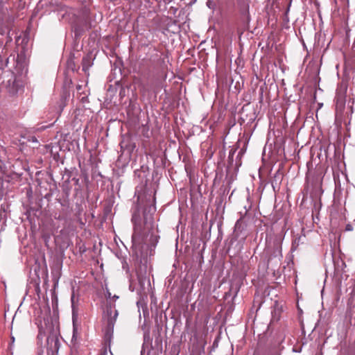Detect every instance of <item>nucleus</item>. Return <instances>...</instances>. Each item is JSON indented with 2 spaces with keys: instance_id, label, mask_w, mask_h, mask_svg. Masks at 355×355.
Instances as JSON below:
<instances>
[{
  "instance_id": "obj_1",
  "label": "nucleus",
  "mask_w": 355,
  "mask_h": 355,
  "mask_svg": "<svg viewBox=\"0 0 355 355\" xmlns=\"http://www.w3.org/2000/svg\"><path fill=\"white\" fill-rule=\"evenodd\" d=\"M155 211V207L150 205L144 211V225H141L139 215L135 212L132 216L134 223V233L132 236L134 246L146 245L155 246L158 242V236L155 234V227L153 215Z\"/></svg>"
},
{
  "instance_id": "obj_2",
  "label": "nucleus",
  "mask_w": 355,
  "mask_h": 355,
  "mask_svg": "<svg viewBox=\"0 0 355 355\" xmlns=\"http://www.w3.org/2000/svg\"><path fill=\"white\" fill-rule=\"evenodd\" d=\"M119 313L116 309L115 304L112 302V295L107 293V304L103 315V331L107 339H110L113 336L114 327Z\"/></svg>"
},
{
  "instance_id": "obj_3",
  "label": "nucleus",
  "mask_w": 355,
  "mask_h": 355,
  "mask_svg": "<svg viewBox=\"0 0 355 355\" xmlns=\"http://www.w3.org/2000/svg\"><path fill=\"white\" fill-rule=\"evenodd\" d=\"M308 171L306 175V183L308 189L318 192L322 190V182L327 168L323 164H317L314 168L312 163H307Z\"/></svg>"
},
{
  "instance_id": "obj_4",
  "label": "nucleus",
  "mask_w": 355,
  "mask_h": 355,
  "mask_svg": "<svg viewBox=\"0 0 355 355\" xmlns=\"http://www.w3.org/2000/svg\"><path fill=\"white\" fill-rule=\"evenodd\" d=\"M154 51L155 53L149 58V61L153 69V74L150 80L152 84L157 83L161 79H164L166 77L164 58L155 49H154Z\"/></svg>"
},
{
  "instance_id": "obj_5",
  "label": "nucleus",
  "mask_w": 355,
  "mask_h": 355,
  "mask_svg": "<svg viewBox=\"0 0 355 355\" xmlns=\"http://www.w3.org/2000/svg\"><path fill=\"white\" fill-rule=\"evenodd\" d=\"M336 118H335V125L337 128V133L348 132L350 131V128L349 127V122L347 123L345 121L343 123L342 121V114L343 111L345 108V96L342 94H337L336 97Z\"/></svg>"
},
{
  "instance_id": "obj_6",
  "label": "nucleus",
  "mask_w": 355,
  "mask_h": 355,
  "mask_svg": "<svg viewBox=\"0 0 355 355\" xmlns=\"http://www.w3.org/2000/svg\"><path fill=\"white\" fill-rule=\"evenodd\" d=\"M44 324L46 325L45 328H44L42 324L39 327V334L37 335V338L39 340H42L44 337L46 336L47 345H50L51 347H53V343L54 348H56L58 343V339L53 332V327L52 325L49 324V323L47 324L45 320Z\"/></svg>"
},
{
  "instance_id": "obj_7",
  "label": "nucleus",
  "mask_w": 355,
  "mask_h": 355,
  "mask_svg": "<svg viewBox=\"0 0 355 355\" xmlns=\"http://www.w3.org/2000/svg\"><path fill=\"white\" fill-rule=\"evenodd\" d=\"M236 7L239 10V20L242 26L247 28H248L250 15V0H236Z\"/></svg>"
},
{
  "instance_id": "obj_8",
  "label": "nucleus",
  "mask_w": 355,
  "mask_h": 355,
  "mask_svg": "<svg viewBox=\"0 0 355 355\" xmlns=\"http://www.w3.org/2000/svg\"><path fill=\"white\" fill-rule=\"evenodd\" d=\"M120 146L122 153L119 159H122L125 157V162H128L132 153L136 148L135 144L132 141L131 135H123Z\"/></svg>"
},
{
  "instance_id": "obj_9",
  "label": "nucleus",
  "mask_w": 355,
  "mask_h": 355,
  "mask_svg": "<svg viewBox=\"0 0 355 355\" xmlns=\"http://www.w3.org/2000/svg\"><path fill=\"white\" fill-rule=\"evenodd\" d=\"M71 309H72V320H73V324L72 340H73L75 338L76 334L77 333V329L75 327V322H76V320L78 319V304L75 302L74 294H73L71 295Z\"/></svg>"
},
{
  "instance_id": "obj_10",
  "label": "nucleus",
  "mask_w": 355,
  "mask_h": 355,
  "mask_svg": "<svg viewBox=\"0 0 355 355\" xmlns=\"http://www.w3.org/2000/svg\"><path fill=\"white\" fill-rule=\"evenodd\" d=\"M72 30L74 33L75 39H79L84 33V28L82 25L78 24H75L72 26Z\"/></svg>"
},
{
  "instance_id": "obj_11",
  "label": "nucleus",
  "mask_w": 355,
  "mask_h": 355,
  "mask_svg": "<svg viewBox=\"0 0 355 355\" xmlns=\"http://www.w3.org/2000/svg\"><path fill=\"white\" fill-rule=\"evenodd\" d=\"M280 318V312L279 310H274L272 312V319L271 321L272 322H277L279 320Z\"/></svg>"
},
{
  "instance_id": "obj_12",
  "label": "nucleus",
  "mask_w": 355,
  "mask_h": 355,
  "mask_svg": "<svg viewBox=\"0 0 355 355\" xmlns=\"http://www.w3.org/2000/svg\"><path fill=\"white\" fill-rule=\"evenodd\" d=\"M19 84L16 82L15 79L12 80V87L10 89V94H15L18 91Z\"/></svg>"
},
{
  "instance_id": "obj_13",
  "label": "nucleus",
  "mask_w": 355,
  "mask_h": 355,
  "mask_svg": "<svg viewBox=\"0 0 355 355\" xmlns=\"http://www.w3.org/2000/svg\"><path fill=\"white\" fill-rule=\"evenodd\" d=\"M299 241H300V238L298 239H295L293 241V243H292V250H296L297 247L299 245Z\"/></svg>"
},
{
  "instance_id": "obj_14",
  "label": "nucleus",
  "mask_w": 355,
  "mask_h": 355,
  "mask_svg": "<svg viewBox=\"0 0 355 355\" xmlns=\"http://www.w3.org/2000/svg\"><path fill=\"white\" fill-rule=\"evenodd\" d=\"M241 222H242V218H240V219H239L236 221V223L235 224V228L236 229H239L240 228Z\"/></svg>"
},
{
  "instance_id": "obj_15",
  "label": "nucleus",
  "mask_w": 355,
  "mask_h": 355,
  "mask_svg": "<svg viewBox=\"0 0 355 355\" xmlns=\"http://www.w3.org/2000/svg\"><path fill=\"white\" fill-rule=\"evenodd\" d=\"M207 6L209 8H213V7H214V3H213V1L208 0V1H207Z\"/></svg>"
},
{
  "instance_id": "obj_16",
  "label": "nucleus",
  "mask_w": 355,
  "mask_h": 355,
  "mask_svg": "<svg viewBox=\"0 0 355 355\" xmlns=\"http://www.w3.org/2000/svg\"><path fill=\"white\" fill-rule=\"evenodd\" d=\"M345 230L346 231H352L353 230V227L352 225L350 224H347L345 227Z\"/></svg>"
},
{
  "instance_id": "obj_17",
  "label": "nucleus",
  "mask_w": 355,
  "mask_h": 355,
  "mask_svg": "<svg viewBox=\"0 0 355 355\" xmlns=\"http://www.w3.org/2000/svg\"><path fill=\"white\" fill-rule=\"evenodd\" d=\"M234 151H235V150H231V151L230 152V155H229V157H228V159H229L230 160H232V159H233V154L234 153Z\"/></svg>"
},
{
  "instance_id": "obj_18",
  "label": "nucleus",
  "mask_w": 355,
  "mask_h": 355,
  "mask_svg": "<svg viewBox=\"0 0 355 355\" xmlns=\"http://www.w3.org/2000/svg\"><path fill=\"white\" fill-rule=\"evenodd\" d=\"M87 61H88V60H86L85 58H84V59L83 60V70H85V71L87 69V67H86V66H85V62H87Z\"/></svg>"
},
{
  "instance_id": "obj_19",
  "label": "nucleus",
  "mask_w": 355,
  "mask_h": 355,
  "mask_svg": "<svg viewBox=\"0 0 355 355\" xmlns=\"http://www.w3.org/2000/svg\"><path fill=\"white\" fill-rule=\"evenodd\" d=\"M118 298H119V296H118V295H113V296L112 297V302H114V301H116Z\"/></svg>"
},
{
  "instance_id": "obj_20",
  "label": "nucleus",
  "mask_w": 355,
  "mask_h": 355,
  "mask_svg": "<svg viewBox=\"0 0 355 355\" xmlns=\"http://www.w3.org/2000/svg\"><path fill=\"white\" fill-rule=\"evenodd\" d=\"M282 136V135H278L277 137H276V139H279V140L284 141V138Z\"/></svg>"
},
{
  "instance_id": "obj_21",
  "label": "nucleus",
  "mask_w": 355,
  "mask_h": 355,
  "mask_svg": "<svg viewBox=\"0 0 355 355\" xmlns=\"http://www.w3.org/2000/svg\"><path fill=\"white\" fill-rule=\"evenodd\" d=\"M37 130H43V126H42V127H41V128H39Z\"/></svg>"
},
{
  "instance_id": "obj_22",
  "label": "nucleus",
  "mask_w": 355,
  "mask_h": 355,
  "mask_svg": "<svg viewBox=\"0 0 355 355\" xmlns=\"http://www.w3.org/2000/svg\"><path fill=\"white\" fill-rule=\"evenodd\" d=\"M241 141L240 139H238L237 143H239Z\"/></svg>"
},
{
  "instance_id": "obj_23",
  "label": "nucleus",
  "mask_w": 355,
  "mask_h": 355,
  "mask_svg": "<svg viewBox=\"0 0 355 355\" xmlns=\"http://www.w3.org/2000/svg\"><path fill=\"white\" fill-rule=\"evenodd\" d=\"M225 138H223V143H224V145L225 144Z\"/></svg>"
},
{
  "instance_id": "obj_24",
  "label": "nucleus",
  "mask_w": 355,
  "mask_h": 355,
  "mask_svg": "<svg viewBox=\"0 0 355 355\" xmlns=\"http://www.w3.org/2000/svg\"><path fill=\"white\" fill-rule=\"evenodd\" d=\"M14 339H15L14 337H12L11 340L14 341Z\"/></svg>"
},
{
  "instance_id": "obj_25",
  "label": "nucleus",
  "mask_w": 355,
  "mask_h": 355,
  "mask_svg": "<svg viewBox=\"0 0 355 355\" xmlns=\"http://www.w3.org/2000/svg\"><path fill=\"white\" fill-rule=\"evenodd\" d=\"M14 339H15L14 337H12L11 340L14 341Z\"/></svg>"
}]
</instances>
